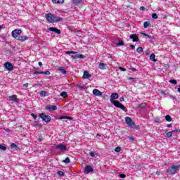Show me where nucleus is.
<instances>
[{
  "mask_svg": "<svg viewBox=\"0 0 180 180\" xmlns=\"http://www.w3.org/2000/svg\"><path fill=\"white\" fill-rule=\"evenodd\" d=\"M45 18L50 23H58V22H63V18L52 13L46 14Z\"/></svg>",
  "mask_w": 180,
  "mask_h": 180,
  "instance_id": "nucleus-1",
  "label": "nucleus"
},
{
  "mask_svg": "<svg viewBox=\"0 0 180 180\" xmlns=\"http://www.w3.org/2000/svg\"><path fill=\"white\" fill-rule=\"evenodd\" d=\"M180 168V165H173L170 168L167 170V175H174L176 174V171H178Z\"/></svg>",
  "mask_w": 180,
  "mask_h": 180,
  "instance_id": "nucleus-2",
  "label": "nucleus"
},
{
  "mask_svg": "<svg viewBox=\"0 0 180 180\" xmlns=\"http://www.w3.org/2000/svg\"><path fill=\"white\" fill-rule=\"evenodd\" d=\"M66 54H68V56H70L74 60H77L78 58H85V56L82 54H77V52L75 51H66Z\"/></svg>",
  "mask_w": 180,
  "mask_h": 180,
  "instance_id": "nucleus-3",
  "label": "nucleus"
},
{
  "mask_svg": "<svg viewBox=\"0 0 180 180\" xmlns=\"http://www.w3.org/2000/svg\"><path fill=\"white\" fill-rule=\"evenodd\" d=\"M111 103H112V105H114V106H115L116 108H119V109H122V110H124V112H127V108H126V107L123 105V104H122L120 102L112 101H111Z\"/></svg>",
  "mask_w": 180,
  "mask_h": 180,
  "instance_id": "nucleus-4",
  "label": "nucleus"
},
{
  "mask_svg": "<svg viewBox=\"0 0 180 180\" xmlns=\"http://www.w3.org/2000/svg\"><path fill=\"white\" fill-rule=\"evenodd\" d=\"M39 117H40L43 120V122H45L46 123H49V122L51 121V117L44 113L39 114Z\"/></svg>",
  "mask_w": 180,
  "mask_h": 180,
  "instance_id": "nucleus-5",
  "label": "nucleus"
},
{
  "mask_svg": "<svg viewBox=\"0 0 180 180\" xmlns=\"http://www.w3.org/2000/svg\"><path fill=\"white\" fill-rule=\"evenodd\" d=\"M19 34H22V30L20 29H15L11 32V36L14 39H18V36H19Z\"/></svg>",
  "mask_w": 180,
  "mask_h": 180,
  "instance_id": "nucleus-6",
  "label": "nucleus"
},
{
  "mask_svg": "<svg viewBox=\"0 0 180 180\" xmlns=\"http://www.w3.org/2000/svg\"><path fill=\"white\" fill-rule=\"evenodd\" d=\"M125 122L129 127H134V122H133V120H131V118H130L129 117H127L125 118Z\"/></svg>",
  "mask_w": 180,
  "mask_h": 180,
  "instance_id": "nucleus-7",
  "label": "nucleus"
},
{
  "mask_svg": "<svg viewBox=\"0 0 180 180\" xmlns=\"http://www.w3.org/2000/svg\"><path fill=\"white\" fill-rule=\"evenodd\" d=\"M4 67L7 71H12V70H13V65L9 62H6Z\"/></svg>",
  "mask_w": 180,
  "mask_h": 180,
  "instance_id": "nucleus-8",
  "label": "nucleus"
},
{
  "mask_svg": "<svg viewBox=\"0 0 180 180\" xmlns=\"http://www.w3.org/2000/svg\"><path fill=\"white\" fill-rule=\"evenodd\" d=\"M8 101H10L11 102H15V103H19V98H18V96L16 95H12L8 96Z\"/></svg>",
  "mask_w": 180,
  "mask_h": 180,
  "instance_id": "nucleus-9",
  "label": "nucleus"
},
{
  "mask_svg": "<svg viewBox=\"0 0 180 180\" xmlns=\"http://www.w3.org/2000/svg\"><path fill=\"white\" fill-rule=\"evenodd\" d=\"M56 150H59L60 151H65L67 150V146L63 145V143L58 144L56 146Z\"/></svg>",
  "mask_w": 180,
  "mask_h": 180,
  "instance_id": "nucleus-10",
  "label": "nucleus"
},
{
  "mask_svg": "<svg viewBox=\"0 0 180 180\" xmlns=\"http://www.w3.org/2000/svg\"><path fill=\"white\" fill-rule=\"evenodd\" d=\"M91 172H94V168H92L91 166L87 165L84 168V174H91Z\"/></svg>",
  "mask_w": 180,
  "mask_h": 180,
  "instance_id": "nucleus-11",
  "label": "nucleus"
},
{
  "mask_svg": "<svg viewBox=\"0 0 180 180\" xmlns=\"http://www.w3.org/2000/svg\"><path fill=\"white\" fill-rule=\"evenodd\" d=\"M49 32H54V33H57V34H60L61 31L56 27H51L48 29Z\"/></svg>",
  "mask_w": 180,
  "mask_h": 180,
  "instance_id": "nucleus-12",
  "label": "nucleus"
},
{
  "mask_svg": "<svg viewBox=\"0 0 180 180\" xmlns=\"http://www.w3.org/2000/svg\"><path fill=\"white\" fill-rule=\"evenodd\" d=\"M91 77H92V75L89 74V72L88 71L84 72V75L82 76V78H84V79H89V78H91Z\"/></svg>",
  "mask_w": 180,
  "mask_h": 180,
  "instance_id": "nucleus-13",
  "label": "nucleus"
},
{
  "mask_svg": "<svg viewBox=\"0 0 180 180\" xmlns=\"http://www.w3.org/2000/svg\"><path fill=\"white\" fill-rule=\"evenodd\" d=\"M45 109L46 110H49V112H51V110H56L57 109V107L56 105H49L46 106Z\"/></svg>",
  "mask_w": 180,
  "mask_h": 180,
  "instance_id": "nucleus-14",
  "label": "nucleus"
},
{
  "mask_svg": "<svg viewBox=\"0 0 180 180\" xmlns=\"http://www.w3.org/2000/svg\"><path fill=\"white\" fill-rule=\"evenodd\" d=\"M93 95H95V96H102L103 94L98 89H94L93 90Z\"/></svg>",
  "mask_w": 180,
  "mask_h": 180,
  "instance_id": "nucleus-15",
  "label": "nucleus"
},
{
  "mask_svg": "<svg viewBox=\"0 0 180 180\" xmlns=\"http://www.w3.org/2000/svg\"><path fill=\"white\" fill-rule=\"evenodd\" d=\"M58 71L63 74V75H65V77H67V70L64 67H60L58 68Z\"/></svg>",
  "mask_w": 180,
  "mask_h": 180,
  "instance_id": "nucleus-16",
  "label": "nucleus"
},
{
  "mask_svg": "<svg viewBox=\"0 0 180 180\" xmlns=\"http://www.w3.org/2000/svg\"><path fill=\"white\" fill-rule=\"evenodd\" d=\"M118 98L119 94L117 93H113L110 96V102H112V101H115V99H117Z\"/></svg>",
  "mask_w": 180,
  "mask_h": 180,
  "instance_id": "nucleus-17",
  "label": "nucleus"
},
{
  "mask_svg": "<svg viewBox=\"0 0 180 180\" xmlns=\"http://www.w3.org/2000/svg\"><path fill=\"white\" fill-rule=\"evenodd\" d=\"M27 39H29L27 36L23 35V36L18 37V40H20V41H25L27 40Z\"/></svg>",
  "mask_w": 180,
  "mask_h": 180,
  "instance_id": "nucleus-18",
  "label": "nucleus"
},
{
  "mask_svg": "<svg viewBox=\"0 0 180 180\" xmlns=\"http://www.w3.org/2000/svg\"><path fill=\"white\" fill-rule=\"evenodd\" d=\"M130 39H132V41H139V37L134 34L130 35Z\"/></svg>",
  "mask_w": 180,
  "mask_h": 180,
  "instance_id": "nucleus-19",
  "label": "nucleus"
},
{
  "mask_svg": "<svg viewBox=\"0 0 180 180\" xmlns=\"http://www.w3.org/2000/svg\"><path fill=\"white\" fill-rule=\"evenodd\" d=\"M150 60L151 61H153V63H155V61H157V60L155 59V54H154V53L150 54Z\"/></svg>",
  "mask_w": 180,
  "mask_h": 180,
  "instance_id": "nucleus-20",
  "label": "nucleus"
},
{
  "mask_svg": "<svg viewBox=\"0 0 180 180\" xmlns=\"http://www.w3.org/2000/svg\"><path fill=\"white\" fill-rule=\"evenodd\" d=\"M72 2L74 4V5H75L76 6H78V5H79V4H82V0H72Z\"/></svg>",
  "mask_w": 180,
  "mask_h": 180,
  "instance_id": "nucleus-21",
  "label": "nucleus"
},
{
  "mask_svg": "<svg viewBox=\"0 0 180 180\" xmlns=\"http://www.w3.org/2000/svg\"><path fill=\"white\" fill-rule=\"evenodd\" d=\"M105 67H106V65L105 63H98V68H100V70H105Z\"/></svg>",
  "mask_w": 180,
  "mask_h": 180,
  "instance_id": "nucleus-22",
  "label": "nucleus"
},
{
  "mask_svg": "<svg viewBox=\"0 0 180 180\" xmlns=\"http://www.w3.org/2000/svg\"><path fill=\"white\" fill-rule=\"evenodd\" d=\"M60 96L64 98H68V94H67V91H63L60 93Z\"/></svg>",
  "mask_w": 180,
  "mask_h": 180,
  "instance_id": "nucleus-23",
  "label": "nucleus"
},
{
  "mask_svg": "<svg viewBox=\"0 0 180 180\" xmlns=\"http://www.w3.org/2000/svg\"><path fill=\"white\" fill-rule=\"evenodd\" d=\"M53 4H64V0H52Z\"/></svg>",
  "mask_w": 180,
  "mask_h": 180,
  "instance_id": "nucleus-24",
  "label": "nucleus"
},
{
  "mask_svg": "<svg viewBox=\"0 0 180 180\" xmlns=\"http://www.w3.org/2000/svg\"><path fill=\"white\" fill-rule=\"evenodd\" d=\"M150 25V21H145L143 22V27L145 29H147V27H148Z\"/></svg>",
  "mask_w": 180,
  "mask_h": 180,
  "instance_id": "nucleus-25",
  "label": "nucleus"
},
{
  "mask_svg": "<svg viewBox=\"0 0 180 180\" xmlns=\"http://www.w3.org/2000/svg\"><path fill=\"white\" fill-rule=\"evenodd\" d=\"M76 86L79 88V89H84V84H82V82H79Z\"/></svg>",
  "mask_w": 180,
  "mask_h": 180,
  "instance_id": "nucleus-26",
  "label": "nucleus"
},
{
  "mask_svg": "<svg viewBox=\"0 0 180 180\" xmlns=\"http://www.w3.org/2000/svg\"><path fill=\"white\" fill-rule=\"evenodd\" d=\"M39 95L41 97H45V96H47V91H41L40 93H39Z\"/></svg>",
  "mask_w": 180,
  "mask_h": 180,
  "instance_id": "nucleus-27",
  "label": "nucleus"
},
{
  "mask_svg": "<svg viewBox=\"0 0 180 180\" xmlns=\"http://www.w3.org/2000/svg\"><path fill=\"white\" fill-rule=\"evenodd\" d=\"M139 108H141V109H146V108H147V103H142L139 105Z\"/></svg>",
  "mask_w": 180,
  "mask_h": 180,
  "instance_id": "nucleus-28",
  "label": "nucleus"
},
{
  "mask_svg": "<svg viewBox=\"0 0 180 180\" xmlns=\"http://www.w3.org/2000/svg\"><path fill=\"white\" fill-rule=\"evenodd\" d=\"M90 157H98V153L96 152H89Z\"/></svg>",
  "mask_w": 180,
  "mask_h": 180,
  "instance_id": "nucleus-29",
  "label": "nucleus"
},
{
  "mask_svg": "<svg viewBox=\"0 0 180 180\" xmlns=\"http://www.w3.org/2000/svg\"><path fill=\"white\" fill-rule=\"evenodd\" d=\"M165 119L167 122H172V118H171V116L169 115H166Z\"/></svg>",
  "mask_w": 180,
  "mask_h": 180,
  "instance_id": "nucleus-30",
  "label": "nucleus"
},
{
  "mask_svg": "<svg viewBox=\"0 0 180 180\" xmlns=\"http://www.w3.org/2000/svg\"><path fill=\"white\" fill-rule=\"evenodd\" d=\"M172 134H174V132L172 131H169L166 134V136L169 138V137H172Z\"/></svg>",
  "mask_w": 180,
  "mask_h": 180,
  "instance_id": "nucleus-31",
  "label": "nucleus"
},
{
  "mask_svg": "<svg viewBox=\"0 0 180 180\" xmlns=\"http://www.w3.org/2000/svg\"><path fill=\"white\" fill-rule=\"evenodd\" d=\"M10 148H18V145L13 143L11 144Z\"/></svg>",
  "mask_w": 180,
  "mask_h": 180,
  "instance_id": "nucleus-32",
  "label": "nucleus"
},
{
  "mask_svg": "<svg viewBox=\"0 0 180 180\" xmlns=\"http://www.w3.org/2000/svg\"><path fill=\"white\" fill-rule=\"evenodd\" d=\"M63 162H65V164H70V158H66L65 160H63Z\"/></svg>",
  "mask_w": 180,
  "mask_h": 180,
  "instance_id": "nucleus-33",
  "label": "nucleus"
},
{
  "mask_svg": "<svg viewBox=\"0 0 180 180\" xmlns=\"http://www.w3.org/2000/svg\"><path fill=\"white\" fill-rule=\"evenodd\" d=\"M137 53H143V48L141 46H139L136 49Z\"/></svg>",
  "mask_w": 180,
  "mask_h": 180,
  "instance_id": "nucleus-34",
  "label": "nucleus"
},
{
  "mask_svg": "<svg viewBox=\"0 0 180 180\" xmlns=\"http://www.w3.org/2000/svg\"><path fill=\"white\" fill-rule=\"evenodd\" d=\"M169 82H170V84H174V85H176L177 84L176 80L175 79H170Z\"/></svg>",
  "mask_w": 180,
  "mask_h": 180,
  "instance_id": "nucleus-35",
  "label": "nucleus"
},
{
  "mask_svg": "<svg viewBox=\"0 0 180 180\" xmlns=\"http://www.w3.org/2000/svg\"><path fill=\"white\" fill-rule=\"evenodd\" d=\"M122 149H121V148L120 147H116L115 148V153H120V150H121Z\"/></svg>",
  "mask_w": 180,
  "mask_h": 180,
  "instance_id": "nucleus-36",
  "label": "nucleus"
},
{
  "mask_svg": "<svg viewBox=\"0 0 180 180\" xmlns=\"http://www.w3.org/2000/svg\"><path fill=\"white\" fill-rule=\"evenodd\" d=\"M152 18L153 19H158V15H157V13H153Z\"/></svg>",
  "mask_w": 180,
  "mask_h": 180,
  "instance_id": "nucleus-37",
  "label": "nucleus"
},
{
  "mask_svg": "<svg viewBox=\"0 0 180 180\" xmlns=\"http://www.w3.org/2000/svg\"><path fill=\"white\" fill-rule=\"evenodd\" d=\"M31 116L33 117L34 120H37V115H36L34 113H32Z\"/></svg>",
  "mask_w": 180,
  "mask_h": 180,
  "instance_id": "nucleus-38",
  "label": "nucleus"
},
{
  "mask_svg": "<svg viewBox=\"0 0 180 180\" xmlns=\"http://www.w3.org/2000/svg\"><path fill=\"white\" fill-rule=\"evenodd\" d=\"M0 150H3V151H5V150H6V147H5L2 145H0Z\"/></svg>",
  "mask_w": 180,
  "mask_h": 180,
  "instance_id": "nucleus-39",
  "label": "nucleus"
},
{
  "mask_svg": "<svg viewBox=\"0 0 180 180\" xmlns=\"http://www.w3.org/2000/svg\"><path fill=\"white\" fill-rule=\"evenodd\" d=\"M58 174H59L60 176H64V172L59 171L58 172Z\"/></svg>",
  "mask_w": 180,
  "mask_h": 180,
  "instance_id": "nucleus-40",
  "label": "nucleus"
},
{
  "mask_svg": "<svg viewBox=\"0 0 180 180\" xmlns=\"http://www.w3.org/2000/svg\"><path fill=\"white\" fill-rule=\"evenodd\" d=\"M123 44H124L123 41H120V40L117 44V46H123Z\"/></svg>",
  "mask_w": 180,
  "mask_h": 180,
  "instance_id": "nucleus-41",
  "label": "nucleus"
},
{
  "mask_svg": "<svg viewBox=\"0 0 180 180\" xmlns=\"http://www.w3.org/2000/svg\"><path fill=\"white\" fill-rule=\"evenodd\" d=\"M129 140L130 143H133V141H134V137L130 136V137L129 138Z\"/></svg>",
  "mask_w": 180,
  "mask_h": 180,
  "instance_id": "nucleus-42",
  "label": "nucleus"
},
{
  "mask_svg": "<svg viewBox=\"0 0 180 180\" xmlns=\"http://www.w3.org/2000/svg\"><path fill=\"white\" fill-rule=\"evenodd\" d=\"M63 119H67V116H60L58 120H63Z\"/></svg>",
  "mask_w": 180,
  "mask_h": 180,
  "instance_id": "nucleus-43",
  "label": "nucleus"
},
{
  "mask_svg": "<svg viewBox=\"0 0 180 180\" xmlns=\"http://www.w3.org/2000/svg\"><path fill=\"white\" fill-rule=\"evenodd\" d=\"M43 140V137L41 135H39L38 137V141H41Z\"/></svg>",
  "mask_w": 180,
  "mask_h": 180,
  "instance_id": "nucleus-44",
  "label": "nucleus"
},
{
  "mask_svg": "<svg viewBox=\"0 0 180 180\" xmlns=\"http://www.w3.org/2000/svg\"><path fill=\"white\" fill-rule=\"evenodd\" d=\"M44 74L45 75H50V71L46 70V71L44 72Z\"/></svg>",
  "mask_w": 180,
  "mask_h": 180,
  "instance_id": "nucleus-45",
  "label": "nucleus"
},
{
  "mask_svg": "<svg viewBox=\"0 0 180 180\" xmlns=\"http://www.w3.org/2000/svg\"><path fill=\"white\" fill-rule=\"evenodd\" d=\"M120 178H126V174H120Z\"/></svg>",
  "mask_w": 180,
  "mask_h": 180,
  "instance_id": "nucleus-46",
  "label": "nucleus"
},
{
  "mask_svg": "<svg viewBox=\"0 0 180 180\" xmlns=\"http://www.w3.org/2000/svg\"><path fill=\"white\" fill-rule=\"evenodd\" d=\"M120 71H126V68L120 67Z\"/></svg>",
  "mask_w": 180,
  "mask_h": 180,
  "instance_id": "nucleus-47",
  "label": "nucleus"
},
{
  "mask_svg": "<svg viewBox=\"0 0 180 180\" xmlns=\"http://www.w3.org/2000/svg\"><path fill=\"white\" fill-rule=\"evenodd\" d=\"M120 101L121 102H124V97H121V98H120Z\"/></svg>",
  "mask_w": 180,
  "mask_h": 180,
  "instance_id": "nucleus-48",
  "label": "nucleus"
},
{
  "mask_svg": "<svg viewBox=\"0 0 180 180\" xmlns=\"http://www.w3.org/2000/svg\"><path fill=\"white\" fill-rule=\"evenodd\" d=\"M140 11H146V8L144 6H141L140 8Z\"/></svg>",
  "mask_w": 180,
  "mask_h": 180,
  "instance_id": "nucleus-49",
  "label": "nucleus"
},
{
  "mask_svg": "<svg viewBox=\"0 0 180 180\" xmlns=\"http://www.w3.org/2000/svg\"><path fill=\"white\" fill-rule=\"evenodd\" d=\"M24 88H27L29 86V84L26 83L23 85Z\"/></svg>",
  "mask_w": 180,
  "mask_h": 180,
  "instance_id": "nucleus-50",
  "label": "nucleus"
},
{
  "mask_svg": "<svg viewBox=\"0 0 180 180\" xmlns=\"http://www.w3.org/2000/svg\"><path fill=\"white\" fill-rule=\"evenodd\" d=\"M66 119H68V120H72V117H66Z\"/></svg>",
  "mask_w": 180,
  "mask_h": 180,
  "instance_id": "nucleus-51",
  "label": "nucleus"
},
{
  "mask_svg": "<svg viewBox=\"0 0 180 180\" xmlns=\"http://www.w3.org/2000/svg\"><path fill=\"white\" fill-rule=\"evenodd\" d=\"M173 133H178L179 131V130L178 129H175L174 131H172Z\"/></svg>",
  "mask_w": 180,
  "mask_h": 180,
  "instance_id": "nucleus-52",
  "label": "nucleus"
},
{
  "mask_svg": "<svg viewBox=\"0 0 180 180\" xmlns=\"http://www.w3.org/2000/svg\"><path fill=\"white\" fill-rule=\"evenodd\" d=\"M36 74H40V72H39V71H34V75H36Z\"/></svg>",
  "mask_w": 180,
  "mask_h": 180,
  "instance_id": "nucleus-53",
  "label": "nucleus"
},
{
  "mask_svg": "<svg viewBox=\"0 0 180 180\" xmlns=\"http://www.w3.org/2000/svg\"><path fill=\"white\" fill-rule=\"evenodd\" d=\"M129 81H135V79L133 78V77H129Z\"/></svg>",
  "mask_w": 180,
  "mask_h": 180,
  "instance_id": "nucleus-54",
  "label": "nucleus"
},
{
  "mask_svg": "<svg viewBox=\"0 0 180 180\" xmlns=\"http://www.w3.org/2000/svg\"><path fill=\"white\" fill-rule=\"evenodd\" d=\"M142 35L144 37H147V36H148V34H146V33H142Z\"/></svg>",
  "mask_w": 180,
  "mask_h": 180,
  "instance_id": "nucleus-55",
  "label": "nucleus"
},
{
  "mask_svg": "<svg viewBox=\"0 0 180 180\" xmlns=\"http://www.w3.org/2000/svg\"><path fill=\"white\" fill-rule=\"evenodd\" d=\"M130 47L131 48L132 50H134V49H135L134 45H130Z\"/></svg>",
  "mask_w": 180,
  "mask_h": 180,
  "instance_id": "nucleus-56",
  "label": "nucleus"
},
{
  "mask_svg": "<svg viewBox=\"0 0 180 180\" xmlns=\"http://www.w3.org/2000/svg\"><path fill=\"white\" fill-rule=\"evenodd\" d=\"M38 65H39V67H41V65H43V63L41 62H39Z\"/></svg>",
  "mask_w": 180,
  "mask_h": 180,
  "instance_id": "nucleus-57",
  "label": "nucleus"
},
{
  "mask_svg": "<svg viewBox=\"0 0 180 180\" xmlns=\"http://www.w3.org/2000/svg\"><path fill=\"white\" fill-rule=\"evenodd\" d=\"M131 71H137V70L134 68H131Z\"/></svg>",
  "mask_w": 180,
  "mask_h": 180,
  "instance_id": "nucleus-58",
  "label": "nucleus"
},
{
  "mask_svg": "<svg viewBox=\"0 0 180 180\" xmlns=\"http://www.w3.org/2000/svg\"><path fill=\"white\" fill-rule=\"evenodd\" d=\"M147 37H148V39H154V37H151L150 35H148L147 36Z\"/></svg>",
  "mask_w": 180,
  "mask_h": 180,
  "instance_id": "nucleus-59",
  "label": "nucleus"
},
{
  "mask_svg": "<svg viewBox=\"0 0 180 180\" xmlns=\"http://www.w3.org/2000/svg\"><path fill=\"white\" fill-rule=\"evenodd\" d=\"M161 94H162V95H167V93H166L165 91H162L161 92Z\"/></svg>",
  "mask_w": 180,
  "mask_h": 180,
  "instance_id": "nucleus-60",
  "label": "nucleus"
},
{
  "mask_svg": "<svg viewBox=\"0 0 180 180\" xmlns=\"http://www.w3.org/2000/svg\"><path fill=\"white\" fill-rule=\"evenodd\" d=\"M167 127H172V124H167Z\"/></svg>",
  "mask_w": 180,
  "mask_h": 180,
  "instance_id": "nucleus-61",
  "label": "nucleus"
},
{
  "mask_svg": "<svg viewBox=\"0 0 180 180\" xmlns=\"http://www.w3.org/2000/svg\"><path fill=\"white\" fill-rule=\"evenodd\" d=\"M156 175H160V172H156Z\"/></svg>",
  "mask_w": 180,
  "mask_h": 180,
  "instance_id": "nucleus-62",
  "label": "nucleus"
},
{
  "mask_svg": "<svg viewBox=\"0 0 180 180\" xmlns=\"http://www.w3.org/2000/svg\"><path fill=\"white\" fill-rule=\"evenodd\" d=\"M44 72L41 71V72H39V74H44Z\"/></svg>",
  "mask_w": 180,
  "mask_h": 180,
  "instance_id": "nucleus-63",
  "label": "nucleus"
},
{
  "mask_svg": "<svg viewBox=\"0 0 180 180\" xmlns=\"http://www.w3.org/2000/svg\"><path fill=\"white\" fill-rule=\"evenodd\" d=\"M170 98H172V99H174V96H170Z\"/></svg>",
  "mask_w": 180,
  "mask_h": 180,
  "instance_id": "nucleus-64",
  "label": "nucleus"
}]
</instances>
